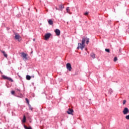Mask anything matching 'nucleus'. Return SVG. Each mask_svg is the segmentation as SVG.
Returning <instances> with one entry per match:
<instances>
[{
    "label": "nucleus",
    "mask_w": 129,
    "mask_h": 129,
    "mask_svg": "<svg viewBox=\"0 0 129 129\" xmlns=\"http://www.w3.org/2000/svg\"><path fill=\"white\" fill-rule=\"evenodd\" d=\"M126 119H129V115L125 116Z\"/></svg>",
    "instance_id": "22"
},
{
    "label": "nucleus",
    "mask_w": 129,
    "mask_h": 129,
    "mask_svg": "<svg viewBox=\"0 0 129 129\" xmlns=\"http://www.w3.org/2000/svg\"><path fill=\"white\" fill-rule=\"evenodd\" d=\"M3 78H4V79H6L7 80H9V81H11V82H13V79H12V78L8 77L6 76L3 75L2 76Z\"/></svg>",
    "instance_id": "4"
},
{
    "label": "nucleus",
    "mask_w": 129,
    "mask_h": 129,
    "mask_svg": "<svg viewBox=\"0 0 129 129\" xmlns=\"http://www.w3.org/2000/svg\"><path fill=\"white\" fill-rule=\"evenodd\" d=\"M28 129H32V127H29V128Z\"/></svg>",
    "instance_id": "28"
},
{
    "label": "nucleus",
    "mask_w": 129,
    "mask_h": 129,
    "mask_svg": "<svg viewBox=\"0 0 129 129\" xmlns=\"http://www.w3.org/2000/svg\"><path fill=\"white\" fill-rule=\"evenodd\" d=\"M66 10L67 13H69L70 12V9H69V7H67Z\"/></svg>",
    "instance_id": "17"
},
{
    "label": "nucleus",
    "mask_w": 129,
    "mask_h": 129,
    "mask_svg": "<svg viewBox=\"0 0 129 129\" xmlns=\"http://www.w3.org/2000/svg\"><path fill=\"white\" fill-rule=\"evenodd\" d=\"M21 57H23V60L24 61H27L28 60V57H27V56H28L27 54L25 53V52H21Z\"/></svg>",
    "instance_id": "2"
},
{
    "label": "nucleus",
    "mask_w": 129,
    "mask_h": 129,
    "mask_svg": "<svg viewBox=\"0 0 129 129\" xmlns=\"http://www.w3.org/2000/svg\"><path fill=\"white\" fill-rule=\"evenodd\" d=\"M122 112L123 114H127V113H128V108L127 107L124 108Z\"/></svg>",
    "instance_id": "6"
},
{
    "label": "nucleus",
    "mask_w": 129,
    "mask_h": 129,
    "mask_svg": "<svg viewBox=\"0 0 129 129\" xmlns=\"http://www.w3.org/2000/svg\"><path fill=\"white\" fill-rule=\"evenodd\" d=\"M51 37V33H47L46 34L44 37H45V40H47V39H49Z\"/></svg>",
    "instance_id": "8"
},
{
    "label": "nucleus",
    "mask_w": 129,
    "mask_h": 129,
    "mask_svg": "<svg viewBox=\"0 0 129 129\" xmlns=\"http://www.w3.org/2000/svg\"><path fill=\"white\" fill-rule=\"evenodd\" d=\"M59 9L60 10V11H62L63 9H64V5L61 4L59 5Z\"/></svg>",
    "instance_id": "11"
},
{
    "label": "nucleus",
    "mask_w": 129,
    "mask_h": 129,
    "mask_svg": "<svg viewBox=\"0 0 129 129\" xmlns=\"http://www.w3.org/2000/svg\"><path fill=\"white\" fill-rule=\"evenodd\" d=\"M67 66V69L69 71H71L72 70V67H71V64L70 63H68L66 65Z\"/></svg>",
    "instance_id": "5"
},
{
    "label": "nucleus",
    "mask_w": 129,
    "mask_h": 129,
    "mask_svg": "<svg viewBox=\"0 0 129 129\" xmlns=\"http://www.w3.org/2000/svg\"><path fill=\"white\" fill-rule=\"evenodd\" d=\"M113 61L114 62H116V61H117V57L116 56L114 57Z\"/></svg>",
    "instance_id": "19"
},
{
    "label": "nucleus",
    "mask_w": 129,
    "mask_h": 129,
    "mask_svg": "<svg viewBox=\"0 0 129 129\" xmlns=\"http://www.w3.org/2000/svg\"><path fill=\"white\" fill-rule=\"evenodd\" d=\"M22 122H26V116L25 115H24L23 116V118L22 120Z\"/></svg>",
    "instance_id": "14"
},
{
    "label": "nucleus",
    "mask_w": 129,
    "mask_h": 129,
    "mask_svg": "<svg viewBox=\"0 0 129 129\" xmlns=\"http://www.w3.org/2000/svg\"><path fill=\"white\" fill-rule=\"evenodd\" d=\"M126 102V101L125 100H124L123 101V104H125V103Z\"/></svg>",
    "instance_id": "25"
},
{
    "label": "nucleus",
    "mask_w": 129,
    "mask_h": 129,
    "mask_svg": "<svg viewBox=\"0 0 129 129\" xmlns=\"http://www.w3.org/2000/svg\"><path fill=\"white\" fill-rule=\"evenodd\" d=\"M88 43H89V38L86 39V44L88 45Z\"/></svg>",
    "instance_id": "18"
},
{
    "label": "nucleus",
    "mask_w": 129,
    "mask_h": 129,
    "mask_svg": "<svg viewBox=\"0 0 129 129\" xmlns=\"http://www.w3.org/2000/svg\"><path fill=\"white\" fill-rule=\"evenodd\" d=\"M29 107L30 109H31V110H33V108H32V107H31V105H29Z\"/></svg>",
    "instance_id": "23"
},
{
    "label": "nucleus",
    "mask_w": 129,
    "mask_h": 129,
    "mask_svg": "<svg viewBox=\"0 0 129 129\" xmlns=\"http://www.w3.org/2000/svg\"><path fill=\"white\" fill-rule=\"evenodd\" d=\"M16 90H17V91H21V90L19 89H16Z\"/></svg>",
    "instance_id": "27"
},
{
    "label": "nucleus",
    "mask_w": 129,
    "mask_h": 129,
    "mask_svg": "<svg viewBox=\"0 0 129 129\" xmlns=\"http://www.w3.org/2000/svg\"><path fill=\"white\" fill-rule=\"evenodd\" d=\"M15 91H11V94H12V95H15Z\"/></svg>",
    "instance_id": "20"
},
{
    "label": "nucleus",
    "mask_w": 129,
    "mask_h": 129,
    "mask_svg": "<svg viewBox=\"0 0 129 129\" xmlns=\"http://www.w3.org/2000/svg\"><path fill=\"white\" fill-rule=\"evenodd\" d=\"M1 52L4 54V57H6V58L8 57V54L6 53V52L5 51L2 50Z\"/></svg>",
    "instance_id": "10"
},
{
    "label": "nucleus",
    "mask_w": 129,
    "mask_h": 129,
    "mask_svg": "<svg viewBox=\"0 0 129 129\" xmlns=\"http://www.w3.org/2000/svg\"><path fill=\"white\" fill-rule=\"evenodd\" d=\"M26 79H27V80H31V76H30L29 75H27Z\"/></svg>",
    "instance_id": "15"
},
{
    "label": "nucleus",
    "mask_w": 129,
    "mask_h": 129,
    "mask_svg": "<svg viewBox=\"0 0 129 129\" xmlns=\"http://www.w3.org/2000/svg\"><path fill=\"white\" fill-rule=\"evenodd\" d=\"M86 50H87V49L86 48Z\"/></svg>",
    "instance_id": "31"
},
{
    "label": "nucleus",
    "mask_w": 129,
    "mask_h": 129,
    "mask_svg": "<svg viewBox=\"0 0 129 129\" xmlns=\"http://www.w3.org/2000/svg\"><path fill=\"white\" fill-rule=\"evenodd\" d=\"M105 51H106V52H107V53H110V50L108 48H106L105 49Z\"/></svg>",
    "instance_id": "16"
},
{
    "label": "nucleus",
    "mask_w": 129,
    "mask_h": 129,
    "mask_svg": "<svg viewBox=\"0 0 129 129\" xmlns=\"http://www.w3.org/2000/svg\"><path fill=\"white\" fill-rule=\"evenodd\" d=\"M86 41V39L85 38H83L82 40V43H78V46L77 47L78 50L79 49H81V50H83V49H84L85 47V42Z\"/></svg>",
    "instance_id": "1"
},
{
    "label": "nucleus",
    "mask_w": 129,
    "mask_h": 129,
    "mask_svg": "<svg viewBox=\"0 0 129 129\" xmlns=\"http://www.w3.org/2000/svg\"><path fill=\"white\" fill-rule=\"evenodd\" d=\"M54 32L55 33L56 36H59L60 34H61V31L58 29H56L54 30Z\"/></svg>",
    "instance_id": "7"
},
{
    "label": "nucleus",
    "mask_w": 129,
    "mask_h": 129,
    "mask_svg": "<svg viewBox=\"0 0 129 129\" xmlns=\"http://www.w3.org/2000/svg\"><path fill=\"white\" fill-rule=\"evenodd\" d=\"M85 16H87L88 15V12H86L84 13Z\"/></svg>",
    "instance_id": "26"
},
{
    "label": "nucleus",
    "mask_w": 129,
    "mask_h": 129,
    "mask_svg": "<svg viewBox=\"0 0 129 129\" xmlns=\"http://www.w3.org/2000/svg\"><path fill=\"white\" fill-rule=\"evenodd\" d=\"M91 57H92V58H93V59H95V54H94V53H92L90 54Z\"/></svg>",
    "instance_id": "12"
},
{
    "label": "nucleus",
    "mask_w": 129,
    "mask_h": 129,
    "mask_svg": "<svg viewBox=\"0 0 129 129\" xmlns=\"http://www.w3.org/2000/svg\"><path fill=\"white\" fill-rule=\"evenodd\" d=\"M48 23L49 25H53V21H52V20H51V19L48 20Z\"/></svg>",
    "instance_id": "13"
},
{
    "label": "nucleus",
    "mask_w": 129,
    "mask_h": 129,
    "mask_svg": "<svg viewBox=\"0 0 129 129\" xmlns=\"http://www.w3.org/2000/svg\"><path fill=\"white\" fill-rule=\"evenodd\" d=\"M25 100H26V102H27L28 104H29V100L28 99V98H26Z\"/></svg>",
    "instance_id": "21"
},
{
    "label": "nucleus",
    "mask_w": 129,
    "mask_h": 129,
    "mask_svg": "<svg viewBox=\"0 0 129 129\" xmlns=\"http://www.w3.org/2000/svg\"><path fill=\"white\" fill-rule=\"evenodd\" d=\"M56 10H58V8H57V7L55 8Z\"/></svg>",
    "instance_id": "29"
},
{
    "label": "nucleus",
    "mask_w": 129,
    "mask_h": 129,
    "mask_svg": "<svg viewBox=\"0 0 129 129\" xmlns=\"http://www.w3.org/2000/svg\"><path fill=\"white\" fill-rule=\"evenodd\" d=\"M15 38L16 39V40H18V41H19V42H21V40H22V37H21V36H20L19 34H15Z\"/></svg>",
    "instance_id": "3"
},
{
    "label": "nucleus",
    "mask_w": 129,
    "mask_h": 129,
    "mask_svg": "<svg viewBox=\"0 0 129 129\" xmlns=\"http://www.w3.org/2000/svg\"><path fill=\"white\" fill-rule=\"evenodd\" d=\"M73 112V109L71 108H69L68 109V111H67V113H68V114H72Z\"/></svg>",
    "instance_id": "9"
},
{
    "label": "nucleus",
    "mask_w": 129,
    "mask_h": 129,
    "mask_svg": "<svg viewBox=\"0 0 129 129\" xmlns=\"http://www.w3.org/2000/svg\"><path fill=\"white\" fill-rule=\"evenodd\" d=\"M24 128H25V129H28V128H30V127H27V126H26L25 125H24Z\"/></svg>",
    "instance_id": "24"
},
{
    "label": "nucleus",
    "mask_w": 129,
    "mask_h": 129,
    "mask_svg": "<svg viewBox=\"0 0 129 129\" xmlns=\"http://www.w3.org/2000/svg\"><path fill=\"white\" fill-rule=\"evenodd\" d=\"M33 41H35V39H33Z\"/></svg>",
    "instance_id": "30"
}]
</instances>
